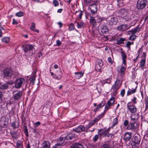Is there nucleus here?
<instances>
[{
  "label": "nucleus",
  "mask_w": 148,
  "mask_h": 148,
  "mask_svg": "<svg viewBox=\"0 0 148 148\" xmlns=\"http://www.w3.org/2000/svg\"><path fill=\"white\" fill-rule=\"evenodd\" d=\"M14 74V71L10 68H6L3 70V76L4 78L9 79Z\"/></svg>",
  "instance_id": "obj_1"
},
{
  "label": "nucleus",
  "mask_w": 148,
  "mask_h": 148,
  "mask_svg": "<svg viewBox=\"0 0 148 148\" xmlns=\"http://www.w3.org/2000/svg\"><path fill=\"white\" fill-rule=\"evenodd\" d=\"M139 28L138 27H137L133 29L128 31L127 34L129 35L131 34H133L139 32ZM136 36L135 35H132L130 36L129 38V39L130 40H134L136 39Z\"/></svg>",
  "instance_id": "obj_2"
},
{
  "label": "nucleus",
  "mask_w": 148,
  "mask_h": 148,
  "mask_svg": "<svg viewBox=\"0 0 148 148\" xmlns=\"http://www.w3.org/2000/svg\"><path fill=\"white\" fill-rule=\"evenodd\" d=\"M147 0H138L136 5L138 9L141 10L144 8L147 3Z\"/></svg>",
  "instance_id": "obj_3"
},
{
  "label": "nucleus",
  "mask_w": 148,
  "mask_h": 148,
  "mask_svg": "<svg viewBox=\"0 0 148 148\" xmlns=\"http://www.w3.org/2000/svg\"><path fill=\"white\" fill-rule=\"evenodd\" d=\"M25 80L23 78H18L15 81V87L16 88H19L25 82Z\"/></svg>",
  "instance_id": "obj_4"
},
{
  "label": "nucleus",
  "mask_w": 148,
  "mask_h": 148,
  "mask_svg": "<svg viewBox=\"0 0 148 148\" xmlns=\"http://www.w3.org/2000/svg\"><path fill=\"white\" fill-rule=\"evenodd\" d=\"M132 143L131 145L133 148H135L136 145H139L140 141V139L139 136H134L132 139Z\"/></svg>",
  "instance_id": "obj_5"
},
{
  "label": "nucleus",
  "mask_w": 148,
  "mask_h": 148,
  "mask_svg": "<svg viewBox=\"0 0 148 148\" xmlns=\"http://www.w3.org/2000/svg\"><path fill=\"white\" fill-rule=\"evenodd\" d=\"M138 125L136 122H130L127 127V129L132 131L136 132L138 127Z\"/></svg>",
  "instance_id": "obj_6"
},
{
  "label": "nucleus",
  "mask_w": 148,
  "mask_h": 148,
  "mask_svg": "<svg viewBox=\"0 0 148 148\" xmlns=\"http://www.w3.org/2000/svg\"><path fill=\"white\" fill-rule=\"evenodd\" d=\"M126 15L123 16V19L125 21H128L129 22H133L136 21V17L134 15L131 14Z\"/></svg>",
  "instance_id": "obj_7"
},
{
  "label": "nucleus",
  "mask_w": 148,
  "mask_h": 148,
  "mask_svg": "<svg viewBox=\"0 0 148 148\" xmlns=\"http://www.w3.org/2000/svg\"><path fill=\"white\" fill-rule=\"evenodd\" d=\"M107 22L110 25H116L118 22V19L116 17H110L106 18Z\"/></svg>",
  "instance_id": "obj_8"
},
{
  "label": "nucleus",
  "mask_w": 148,
  "mask_h": 148,
  "mask_svg": "<svg viewBox=\"0 0 148 148\" xmlns=\"http://www.w3.org/2000/svg\"><path fill=\"white\" fill-rule=\"evenodd\" d=\"M96 2L95 3H93L89 5V9L90 10L91 13L92 15H94L96 13L97 11V6L96 4Z\"/></svg>",
  "instance_id": "obj_9"
},
{
  "label": "nucleus",
  "mask_w": 148,
  "mask_h": 148,
  "mask_svg": "<svg viewBox=\"0 0 148 148\" xmlns=\"http://www.w3.org/2000/svg\"><path fill=\"white\" fill-rule=\"evenodd\" d=\"M13 97L15 100H19L21 98L22 95V92L21 91H14L13 92Z\"/></svg>",
  "instance_id": "obj_10"
},
{
  "label": "nucleus",
  "mask_w": 148,
  "mask_h": 148,
  "mask_svg": "<svg viewBox=\"0 0 148 148\" xmlns=\"http://www.w3.org/2000/svg\"><path fill=\"white\" fill-rule=\"evenodd\" d=\"M33 48V46L30 44L23 46V49L25 53L29 51L32 55L34 53L32 52Z\"/></svg>",
  "instance_id": "obj_11"
},
{
  "label": "nucleus",
  "mask_w": 148,
  "mask_h": 148,
  "mask_svg": "<svg viewBox=\"0 0 148 148\" xmlns=\"http://www.w3.org/2000/svg\"><path fill=\"white\" fill-rule=\"evenodd\" d=\"M8 125V122L6 120L5 118H2L0 119V130H1L2 128H5Z\"/></svg>",
  "instance_id": "obj_12"
},
{
  "label": "nucleus",
  "mask_w": 148,
  "mask_h": 148,
  "mask_svg": "<svg viewBox=\"0 0 148 148\" xmlns=\"http://www.w3.org/2000/svg\"><path fill=\"white\" fill-rule=\"evenodd\" d=\"M131 26H128L126 24H122L118 26L117 29L120 31L124 32L130 29Z\"/></svg>",
  "instance_id": "obj_13"
},
{
  "label": "nucleus",
  "mask_w": 148,
  "mask_h": 148,
  "mask_svg": "<svg viewBox=\"0 0 148 148\" xmlns=\"http://www.w3.org/2000/svg\"><path fill=\"white\" fill-rule=\"evenodd\" d=\"M111 106H112L111 105L109 104L108 103H107L105 106V110H104V112L103 113H101L100 115L97 117V118L96 119L97 121L100 120L104 116L106 112L109 109L110 107Z\"/></svg>",
  "instance_id": "obj_14"
},
{
  "label": "nucleus",
  "mask_w": 148,
  "mask_h": 148,
  "mask_svg": "<svg viewBox=\"0 0 148 148\" xmlns=\"http://www.w3.org/2000/svg\"><path fill=\"white\" fill-rule=\"evenodd\" d=\"M132 136V134L131 132H126L123 135V140L126 143L130 140Z\"/></svg>",
  "instance_id": "obj_15"
},
{
  "label": "nucleus",
  "mask_w": 148,
  "mask_h": 148,
  "mask_svg": "<svg viewBox=\"0 0 148 148\" xmlns=\"http://www.w3.org/2000/svg\"><path fill=\"white\" fill-rule=\"evenodd\" d=\"M127 109L131 113H134L137 111V108L133 104L127 106Z\"/></svg>",
  "instance_id": "obj_16"
},
{
  "label": "nucleus",
  "mask_w": 148,
  "mask_h": 148,
  "mask_svg": "<svg viewBox=\"0 0 148 148\" xmlns=\"http://www.w3.org/2000/svg\"><path fill=\"white\" fill-rule=\"evenodd\" d=\"M119 80H116L114 84L112 86V88L114 90V91H116L120 87V85H119Z\"/></svg>",
  "instance_id": "obj_17"
},
{
  "label": "nucleus",
  "mask_w": 148,
  "mask_h": 148,
  "mask_svg": "<svg viewBox=\"0 0 148 148\" xmlns=\"http://www.w3.org/2000/svg\"><path fill=\"white\" fill-rule=\"evenodd\" d=\"M119 12L122 16V18L123 16L127 15L129 14L128 10L125 9H121L119 10Z\"/></svg>",
  "instance_id": "obj_18"
},
{
  "label": "nucleus",
  "mask_w": 148,
  "mask_h": 148,
  "mask_svg": "<svg viewBox=\"0 0 148 148\" xmlns=\"http://www.w3.org/2000/svg\"><path fill=\"white\" fill-rule=\"evenodd\" d=\"M70 148H84V147L81 143L76 142L72 144Z\"/></svg>",
  "instance_id": "obj_19"
},
{
  "label": "nucleus",
  "mask_w": 148,
  "mask_h": 148,
  "mask_svg": "<svg viewBox=\"0 0 148 148\" xmlns=\"http://www.w3.org/2000/svg\"><path fill=\"white\" fill-rule=\"evenodd\" d=\"M84 127L82 125H79L76 128L74 129L73 130L76 132L78 133L83 132L85 130Z\"/></svg>",
  "instance_id": "obj_20"
},
{
  "label": "nucleus",
  "mask_w": 148,
  "mask_h": 148,
  "mask_svg": "<svg viewBox=\"0 0 148 148\" xmlns=\"http://www.w3.org/2000/svg\"><path fill=\"white\" fill-rule=\"evenodd\" d=\"M139 117V116L138 113L132 114L131 117V122H136Z\"/></svg>",
  "instance_id": "obj_21"
},
{
  "label": "nucleus",
  "mask_w": 148,
  "mask_h": 148,
  "mask_svg": "<svg viewBox=\"0 0 148 148\" xmlns=\"http://www.w3.org/2000/svg\"><path fill=\"white\" fill-rule=\"evenodd\" d=\"M121 54L122 58L123 60V63L125 65L126 64V59L127 58V55L126 53L124 51H121Z\"/></svg>",
  "instance_id": "obj_22"
},
{
  "label": "nucleus",
  "mask_w": 148,
  "mask_h": 148,
  "mask_svg": "<svg viewBox=\"0 0 148 148\" xmlns=\"http://www.w3.org/2000/svg\"><path fill=\"white\" fill-rule=\"evenodd\" d=\"M42 148H50V143L48 141L45 140L42 143Z\"/></svg>",
  "instance_id": "obj_23"
},
{
  "label": "nucleus",
  "mask_w": 148,
  "mask_h": 148,
  "mask_svg": "<svg viewBox=\"0 0 148 148\" xmlns=\"http://www.w3.org/2000/svg\"><path fill=\"white\" fill-rule=\"evenodd\" d=\"M61 74V73L60 71L57 73L56 74H55L53 78L58 80L60 79L62 77Z\"/></svg>",
  "instance_id": "obj_24"
},
{
  "label": "nucleus",
  "mask_w": 148,
  "mask_h": 148,
  "mask_svg": "<svg viewBox=\"0 0 148 148\" xmlns=\"http://www.w3.org/2000/svg\"><path fill=\"white\" fill-rule=\"evenodd\" d=\"M145 62V58L142 59L141 60L140 62V66H139V67L141 69L143 70L144 69Z\"/></svg>",
  "instance_id": "obj_25"
},
{
  "label": "nucleus",
  "mask_w": 148,
  "mask_h": 148,
  "mask_svg": "<svg viewBox=\"0 0 148 148\" xmlns=\"http://www.w3.org/2000/svg\"><path fill=\"white\" fill-rule=\"evenodd\" d=\"M137 86L133 89H129L127 92V96L130 95L135 93L136 91Z\"/></svg>",
  "instance_id": "obj_26"
},
{
  "label": "nucleus",
  "mask_w": 148,
  "mask_h": 148,
  "mask_svg": "<svg viewBox=\"0 0 148 148\" xmlns=\"http://www.w3.org/2000/svg\"><path fill=\"white\" fill-rule=\"evenodd\" d=\"M108 29L106 26H103L101 27V31L103 34H106L108 33Z\"/></svg>",
  "instance_id": "obj_27"
},
{
  "label": "nucleus",
  "mask_w": 148,
  "mask_h": 148,
  "mask_svg": "<svg viewBox=\"0 0 148 148\" xmlns=\"http://www.w3.org/2000/svg\"><path fill=\"white\" fill-rule=\"evenodd\" d=\"M65 140H66V139H64V137H60L58 139L57 141L58 143L57 144L60 145H61L62 146V144L64 142Z\"/></svg>",
  "instance_id": "obj_28"
},
{
  "label": "nucleus",
  "mask_w": 148,
  "mask_h": 148,
  "mask_svg": "<svg viewBox=\"0 0 148 148\" xmlns=\"http://www.w3.org/2000/svg\"><path fill=\"white\" fill-rule=\"evenodd\" d=\"M75 137V134L70 133L68 134L66 136L64 137V139L68 140H71Z\"/></svg>",
  "instance_id": "obj_29"
},
{
  "label": "nucleus",
  "mask_w": 148,
  "mask_h": 148,
  "mask_svg": "<svg viewBox=\"0 0 148 148\" xmlns=\"http://www.w3.org/2000/svg\"><path fill=\"white\" fill-rule=\"evenodd\" d=\"M11 125L13 129H15L19 127V124L18 121H14L11 123Z\"/></svg>",
  "instance_id": "obj_30"
},
{
  "label": "nucleus",
  "mask_w": 148,
  "mask_h": 148,
  "mask_svg": "<svg viewBox=\"0 0 148 148\" xmlns=\"http://www.w3.org/2000/svg\"><path fill=\"white\" fill-rule=\"evenodd\" d=\"M83 73L81 72H76L75 73V76L76 78L79 79L82 77L83 76Z\"/></svg>",
  "instance_id": "obj_31"
},
{
  "label": "nucleus",
  "mask_w": 148,
  "mask_h": 148,
  "mask_svg": "<svg viewBox=\"0 0 148 148\" xmlns=\"http://www.w3.org/2000/svg\"><path fill=\"white\" fill-rule=\"evenodd\" d=\"M116 40L117 41L116 44L118 45H120L121 44H124V42L125 40V38H119V40L117 39Z\"/></svg>",
  "instance_id": "obj_32"
},
{
  "label": "nucleus",
  "mask_w": 148,
  "mask_h": 148,
  "mask_svg": "<svg viewBox=\"0 0 148 148\" xmlns=\"http://www.w3.org/2000/svg\"><path fill=\"white\" fill-rule=\"evenodd\" d=\"M12 138L14 139H16L18 138V136L16 132L14 131L10 133Z\"/></svg>",
  "instance_id": "obj_33"
},
{
  "label": "nucleus",
  "mask_w": 148,
  "mask_h": 148,
  "mask_svg": "<svg viewBox=\"0 0 148 148\" xmlns=\"http://www.w3.org/2000/svg\"><path fill=\"white\" fill-rule=\"evenodd\" d=\"M90 23L93 26H95L96 25V19L93 17H90Z\"/></svg>",
  "instance_id": "obj_34"
},
{
  "label": "nucleus",
  "mask_w": 148,
  "mask_h": 148,
  "mask_svg": "<svg viewBox=\"0 0 148 148\" xmlns=\"http://www.w3.org/2000/svg\"><path fill=\"white\" fill-rule=\"evenodd\" d=\"M8 87V86L7 84H0V89L1 90L6 89Z\"/></svg>",
  "instance_id": "obj_35"
},
{
  "label": "nucleus",
  "mask_w": 148,
  "mask_h": 148,
  "mask_svg": "<svg viewBox=\"0 0 148 148\" xmlns=\"http://www.w3.org/2000/svg\"><path fill=\"white\" fill-rule=\"evenodd\" d=\"M105 132H106L105 128H104L100 129L98 130V133L99 135L101 136L103 135Z\"/></svg>",
  "instance_id": "obj_36"
},
{
  "label": "nucleus",
  "mask_w": 148,
  "mask_h": 148,
  "mask_svg": "<svg viewBox=\"0 0 148 148\" xmlns=\"http://www.w3.org/2000/svg\"><path fill=\"white\" fill-rule=\"evenodd\" d=\"M76 23L77 24V26L79 28H80L84 27L85 25V23L83 22H81L80 23L77 22H76Z\"/></svg>",
  "instance_id": "obj_37"
},
{
  "label": "nucleus",
  "mask_w": 148,
  "mask_h": 148,
  "mask_svg": "<svg viewBox=\"0 0 148 148\" xmlns=\"http://www.w3.org/2000/svg\"><path fill=\"white\" fill-rule=\"evenodd\" d=\"M118 119L116 117L113 119L112 121V127H114L117 124Z\"/></svg>",
  "instance_id": "obj_38"
},
{
  "label": "nucleus",
  "mask_w": 148,
  "mask_h": 148,
  "mask_svg": "<svg viewBox=\"0 0 148 148\" xmlns=\"http://www.w3.org/2000/svg\"><path fill=\"white\" fill-rule=\"evenodd\" d=\"M17 148H23V143L21 141L18 140L16 143Z\"/></svg>",
  "instance_id": "obj_39"
},
{
  "label": "nucleus",
  "mask_w": 148,
  "mask_h": 148,
  "mask_svg": "<svg viewBox=\"0 0 148 148\" xmlns=\"http://www.w3.org/2000/svg\"><path fill=\"white\" fill-rule=\"evenodd\" d=\"M105 19L104 17H98L97 18L96 22L100 23L102 21H104Z\"/></svg>",
  "instance_id": "obj_40"
},
{
  "label": "nucleus",
  "mask_w": 148,
  "mask_h": 148,
  "mask_svg": "<svg viewBox=\"0 0 148 148\" xmlns=\"http://www.w3.org/2000/svg\"><path fill=\"white\" fill-rule=\"evenodd\" d=\"M35 79V76L33 75L30 79V83L33 85L34 84V81Z\"/></svg>",
  "instance_id": "obj_41"
},
{
  "label": "nucleus",
  "mask_w": 148,
  "mask_h": 148,
  "mask_svg": "<svg viewBox=\"0 0 148 148\" xmlns=\"http://www.w3.org/2000/svg\"><path fill=\"white\" fill-rule=\"evenodd\" d=\"M114 102V97L111 98L107 103L112 106Z\"/></svg>",
  "instance_id": "obj_42"
},
{
  "label": "nucleus",
  "mask_w": 148,
  "mask_h": 148,
  "mask_svg": "<svg viewBox=\"0 0 148 148\" xmlns=\"http://www.w3.org/2000/svg\"><path fill=\"white\" fill-rule=\"evenodd\" d=\"M134 42H131L130 41H127L126 42V46L125 47L128 48L129 50H130V46L132 44H133Z\"/></svg>",
  "instance_id": "obj_43"
},
{
  "label": "nucleus",
  "mask_w": 148,
  "mask_h": 148,
  "mask_svg": "<svg viewBox=\"0 0 148 148\" xmlns=\"http://www.w3.org/2000/svg\"><path fill=\"white\" fill-rule=\"evenodd\" d=\"M1 40L2 42L7 43L9 41L10 39L9 37H6L3 38Z\"/></svg>",
  "instance_id": "obj_44"
},
{
  "label": "nucleus",
  "mask_w": 148,
  "mask_h": 148,
  "mask_svg": "<svg viewBox=\"0 0 148 148\" xmlns=\"http://www.w3.org/2000/svg\"><path fill=\"white\" fill-rule=\"evenodd\" d=\"M145 110L148 109V98L146 97L145 99Z\"/></svg>",
  "instance_id": "obj_45"
},
{
  "label": "nucleus",
  "mask_w": 148,
  "mask_h": 148,
  "mask_svg": "<svg viewBox=\"0 0 148 148\" xmlns=\"http://www.w3.org/2000/svg\"><path fill=\"white\" fill-rule=\"evenodd\" d=\"M95 70L99 72H101V67L99 66L98 65H96L95 67Z\"/></svg>",
  "instance_id": "obj_46"
},
{
  "label": "nucleus",
  "mask_w": 148,
  "mask_h": 148,
  "mask_svg": "<svg viewBox=\"0 0 148 148\" xmlns=\"http://www.w3.org/2000/svg\"><path fill=\"white\" fill-rule=\"evenodd\" d=\"M125 68L124 66H122L121 68V76L124 75L125 74Z\"/></svg>",
  "instance_id": "obj_47"
},
{
  "label": "nucleus",
  "mask_w": 148,
  "mask_h": 148,
  "mask_svg": "<svg viewBox=\"0 0 148 148\" xmlns=\"http://www.w3.org/2000/svg\"><path fill=\"white\" fill-rule=\"evenodd\" d=\"M69 30L71 31L74 29L75 28L74 24L72 23H71L69 27Z\"/></svg>",
  "instance_id": "obj_48"
},
{
  "label": "nucleus",
  "mask_w": 148,
  "mask_h": 148,
  "mask_svg": "<svg viewBox=\"0 0 148 148\" xmlns=\"http://www.w3.org/2000/svg\"><path fill=\"white\" fill-rule=\"evenodd\" d=\"M97 118V117L94 119H93L92 120V122H91L90 123V125H91V126L93 125L95 123H96L98 121H99V120L97 121V120L96 119Z\"/></svg>",
  "instance_id": "obj_49"
},
{
  "label": "nucleus",
  "mask_w": 148,
  "mask_h": 148,
  "mask_svg": "<svg viewBox=\"0 0 148 148\" xmlns=\"http://www.w3.org/2000/svg\"><path fill=\"white\" fill-rule=\"evenodd\" d=\"M15 15L17 16L21 17L23 15V12H19L16 13V14Z\"/></svg>",
  "instance_id": "obj_50"
},
{
  "label": "nucleus",
  "mask_w": 148,
  "mask_h": 148,
  "mask_svg": "<svg viewBox=\"0 0 148 148\" xmlns=\"http://www.w3.org/2000/svg\"><path fill=\"white\" fill-rule=\"evenodd\" d=\"M101 148H110L109 145L106 143L103 144L101 146Z\"/></svg>",
  "instance_id": "obj_51"
},
{
  "label": "nucleus",
  "mask_w": 148,
  "mask_h": 148,
  "mask_svg": "<svg viewBox=\"0 0 148 148\" xmlns=\"http://www.w3.org/2000/svg\"><path fill=\"white\" fill-rule=\"evenodd\" d=\"M52 148H62V146L57 143L53 146Z\"/></svg>",
  "instance_id": "obj_52"
},
{
  "label": "nucleus",
  "mask_w": 148,
  "mask_h": 148,
  "mask_svg": "<svg viewBox=\"0 0 148 148\" xmlns=\"http://www.w3.org/2000/svg\"><path fill=\"white\" fill-rule=\"evenodd\" d=\"M53 3L55 6H57L59 4L58 2L56 0H54L53 1Z\"/></svg>",
  "instance_id": "obj_53"
},
{
  "label": "nucleus",
  "mask_w": 148,
  "mask_h": 148,
  "mask_svg": "<svg viewBox=\"0 0 148 148\" xmlns=\"http://www.w3.org/2000/svg\"><path fill=\"white\" fill-rule=\"evenodd\" d=\"M129 124V121L127 120H125L124 121L123 123V125L125 127H126L127 126H128Z\"/></svg>",
  "instance_id": "obj_54"
},
{
  "label": "nucleus",
  "mask_w": 148,
  "mask_h": 148,
  "mask_svg": "<svg viewBox=\"0 0 148 148\" xmlns=\"http://www.w3.org/2000/svg\"><path fill=\"white\" fill-rule=\"evenodd\" d=\"M125 92V90L124 89L122 90L121 91L120 94L122 97H123Z\"/></svg>",
  "instance_id": "obj_55"
},
{
  "label": "nucleus",
  "mask_w": 148,
  "mask_h": 148,
  "mask_svg": "<svg viewBox=\"0 0 148 148\" xmlns=\"http://www.w3.org/2000/svg\"><path fill=\"white\" fill-rule=\"evenodd\" d=\"M99 138V136L98 134L96 135L94 137L93 140L94 141H96Z\"/></svg>",
  "instance_id": "obj_56"
},
{
  "label": "nucleus",
  "mask_w": 148,
  "mask_h": 148,
  "mask_svg": "<svg viewBox=\"0 0 148 148\" xmlns=\"http://www.w3.org/2000/svg\"><path fill=\"white\" fill-rule=\"evenodd\" d=\"M137 98L136 97H134L133 99L132 100V101L134 104H136L137 103Z\"/></svg>",
  "instance_id": "obj_57"
},
{
  "label": "nucleus",
  "mask_w": 148,
  "mask_h": 148,
  "mask_svg": "<svg viewBox=\"0 0 148 148\" xmlns=\"http://www.w3.org/2000/svg\"><path fill=\"white\" fill-rule=\"evenodd\" d=\"M31 24L32 26L30 27V29L32 30L35 28V24L34 23H32Z\"/></svg>",
  "instance_id": "obj_58"
},
{
  "label": "nucleus",
  "mask_w": 148,
  "mask_h": 148,
  "mask_svg": "<svg viewBox=\"0 0 148 148\" xmlns=\"http://www.w3.org/2000/svg\"><path fill=\"white\" fill-rule=\"evenodd\" d=\"M100 66H102L103 65L102 60H99L97 64H96Z\"/></svg>",
  "instance_id": "obj_59"
},
{
  "label": "nucleus",
  "mask_w": 148,
  "mask_h": 148,
  "mask_svg": "<svg viewBox=\"0 0 148 148\" xmlns=\"http://www.w3.org/2000/svg\"><path fill=\"white\" fill-rule=\"evenodd\" d=\"M56 45L58 46H60L62 44V42L59 40H57L56 41Z\"/></svg>",
  "instance_id": "obj_60"
},
{
  "label": "nucleus",
  "mask_w": 148,
  "mask_h": 148,
  "mask_svg": "<svg viewBox=\"0 0 148 148\" xmlns=\"http://www.w3.org/2000/svg\"><path fill=\"white\" fill-rule=\"evenodd\" d=\"M85 3L86 4L90 3L91 1V0H84Z\"/></svg>",
  "instance_id": "obj_61"
},
{
  "label": "nucleus",
  "mask_w": 148,
  "mask_h": 148,
  "mask_svg": "<svg viewBox=\"0 0 148 148\" xmlns=\"http://www.w3.org/2000/svg\"><path fill=\"white\" fill-rule=\"evenodd\" d=\"M41 124V123L39 121H38L34 123V125L36 127H38V126L40 125Z\"/></svg>",
  "instance_id": "obj_62"
},
{
  "label": "nucleus",
  "mask_w": 148,
  "mask_h": 148,
  "mask_svg": "<svg viewBox=\"0 0 148 148\" xmlns=\"http://www.w3.org/2000/svg\"><path fill=\"white\" fill-rule=\"evenodd\" d=\"M33 132L34 133V134H37V130L36 129H34L33 128H31Z\"/></svg>",
  "instance_id": "obj_63"
},
{
  "label": "nucleus",
  "mask_w": 148,
  "mask_h": 148,
  "mask_svg": "<svg viewBox=\"0 0 148 148\" xmlns=\"http://www.w3.org/2000/svg\"><path fill=\"white\" fill-rule=\"evenodd\" d=\"M12 23L13 25L14 24H18V22H17V21L15 20V19L13 18L12 20Z\"/></svg>",
  "instance_id": "obj_64"
}]
</instances>
